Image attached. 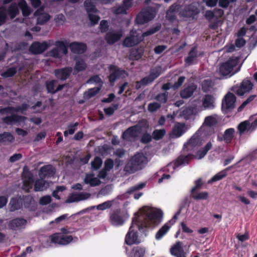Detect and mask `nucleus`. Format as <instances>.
<instances>
[{
    "instance_id": "obj_53",
    "label": "nucleus",
    "mask_w": 257,
    "mask_h": 257,
    "mask_svg": "<svg viewBox=\"0 0 257 257\" xmlns=\"http://www.w3.org/2000/svg\"><path fill=\"white\" fill-rule=\"evenodd\" d=\"M226 175L225 171H222L221 172L218 173L216 174L213 177H212L209 181V183H211L212 182L220 180L223 177H224Z\"/></svg>"
},
{
    "instance_id": "obj_31",
    "label": "nucleus",
    "mask_w": 257,
    "mask_h": 257,
    "mask_svg": "<svg viewBox=\"0 0 257 257\" xmlns=\"http://www.w3.org/2000/svg\"><path fill=\"white\" fill-rule=\"evenodd\" d=\"M87 65L84 61L80 58L75 59V64L74 67V74H77L80 71H84L86 68Z\"/></svg>"
},
{
    "instance_id": "obj_7",
    "label": "nucleus",
    "mask_w": 257,
    "mask_h": 257,
    "mask_svg": "<svg viewBox=\"0 0 257 257\" xmlns=\"http://www.w3.org/2000/svg\"><path fill=\"white\" fill-rule=\"evenodd\" d=\"M199 13L198 4L196 3L185 6L179 10V15L184 17H193Z\"/></svg>"
},
{
    "instance_id": "obj_54",
    "label": "nucleus",
    "mask_w": 257,
    "mask_h": 257,
    "mask_svg": "<svg viewBox=\"0 0 257 257\" xmlns=\"http://www.w3.org/2000/svg\"><path fill=\"white\" fill-rule=\"evenodd\" d=\"M165 133V130H156L153 132V138L157 140H160L163 137Z\"/></svg>"
},
{
    "instance_id": "obj_62",
    "label": "nucleus",
    "mask_w": 257,
    "mask_h": 257,
    "mask_svg": "<svg viewBox=\"0 0 257 257\" xmlns=\"http://www.w3.org/2000/svg\"><path fill=\"white\" fill-rule=\"evenodd\" d=\"M256 97L255 95H251L249 96L246 100H245L242 104L238 107V111H241L247 104L252 101Z\"/></svg>"
},
{
    "instance_id": "obj_45",
    "label": "nucleus",
    "mask_w": 257,
    "mask_h": 257,
    "mask_svg": "<svg viewBox=\"0 0 257 257\" xmlns=\"http://www.w3.org/2000/svg\"><path fill=\"white\" fill-rule=\"evenodd\" d=\"M192 158L193 157L191 155L180 156L175 162V165L176 166H178L181 165L188 164Z\"/></svg>"
},
{
    "instance_id": "obj_56",
    "label": "nucleus",
    "mask_w": 257,
    "mask_h": 257,
    "mask_svg": "<svg viewBox=\"0 0 257 257\" xmlns=\"http://www.w3.org/2000/svg\"><path fill=\"white\" fill-rule=\"evenodd\" d=\"M208 197V194H191L190 198L196 200H205Z\"/></svg>"
},
{
    "instance_id": "obj_44",
    "label": "nucleus",
    "mask_w": 257,
    "mask_h": 257,
    "mask_svg": "<svg viewBox=\"0 0 257 257\" xmlns=\"http://www.w3.org/2000/svg\"><path fill=\"white\" fill-rule=\"evenodd\" d=\"M212 146L211 143H208L202 150L198 152L195 157L198 160L203 158L206 155L207 152L212 148Z\"/></svg>"
},
{
    "instance_id": "obj_19",
    "label": "nucleus",
    "mask_w": 257,
    "mask_h": 257,
    "mask_svg": "<svg viewBox=\"0 0 257 257\" xmlns=\"http://www.w3.org/2000/svg\"><path fill=\"white\" fill-rule=\"evenodd\" d=\"M22 178L24 183L23 189L26 191H29L30 188L32 187L33 175L30 172L24 170L22 175Z\"/></svg>"
},
{
    "instance_id": "obj_21",
    "label": "nucleus",
    "mask_w": 257,
    "mask_h": 257,
    "mask_svg": "<svg viewBox=\"0 0 257 257\" xmlns=\"http://www.w3.org/2000/svg\"><path fill=\"white\" fill-rule=\"evenodd\" d=\"M48 46V44L46 42L42 43L36 42L32 44L30 50L32 53L37 54L43 52L47 49Z\"/></svg>"
},
{
    "instance_id": "obj_59",
    "label": "nucleus",
    "mask_w": 257,
    "mask_h": 257,
    "mask_svg": "<svg viewBox=\"0 0 257 257\" xmlns=\"http://www.w3.org/2000/svg\"><path fill=\"white\" fill-rule=\"evenodd\" d=\"M56 45L60 54L62 53L65 55L67 53V49L63 42H57Z\"/></svg>"
},
{
    "instance_id": "obj_9",
    "label": "nucleus",
    "mask_w": 257,
    "mask_h": 257,
    "mask_svg": "<svg viewBox=\"0 0 257 257\" xmlns=\"http://www.w3.org/2000/svg\"><path fill=\"white\" fill-rule=\"evenodd\" d=\"M84 6L91 24L95 25L98 22L100 18L95 14L96 10L93 3L90 1L87 0L85 2Z\"/></svg>"
},
{
    "instance_id": "obj_14",
    "label": "nucleus",
    "mask_w": 257,
    "mask_h": 257,
    "mask_svg": "<svg viewBox=\"0 0 257 257\" xmlns=\"http://www.w3.org/2000/svg\"><path fill=\"white\" fill-rule=\"evenodd\" d=\"M122 36V32L120 30L110 31L105 36V40L109 44H113L118 41Z\"/></svg>"
},
{
    "instance_id": "obj_20",
    "label": "nucleus",
    "mask_w": 257,
    "mask_h": 257,
    "mask_svg": "<svg viewBox=\"0 0 257 257\" xmlns=\"http://www.w3.org/2000/svg\"><path fill=\"white\" fill-rule=\"evenodd\" d=\"M55 171L53 167L51 165H47L42 167L39 171L40 178L45 180L46 178L51 177L54 175Z\"/></svg>"
},
{
    "instance_id": "obj_12",
    "label": "nucleus",
    "mask_w": 257,
    "mask_h": 257,
    "mask_svg": "<svg viewBox=\"0 0 257 257\" xmlns=\"http://www.w3.org/2000/svg\"><path fill=\"white\" fill-rule=\"evenodd\" d=\"M161 73V68L159 66L156 67L151 71V74L149 76L143 78L139 83H138L136 87L139 88L141 84L146 85L152 82L160 75Z\"/></svg>"
},
{
    "instance_id": "obj_46",
    "label": "nucleus",
    "mask_w": 257,
    "mask_h": 257,
    "mask_svg": "<svg viewBox=\"0 0 257 257\" xmlns=\"http://www.w3.org/2000/svg\"><path fill=\"white\" fill-rule=\"evenodd\" d=\"M14 140V138L12 134L9 133H4L0 134V142L6 143H11Z\"/></svg>"
},
{
    "instance_id": "obj_22",
    "label": "nucleus",
    "mask_w": 257,
    "mask_h": 257,
    "mask_svg": "<svg viewBox=\"0 0 257 257\" xmlns=\"http://www.w3.org/2000/svg\"><path fill=\"white\" fill-rule=\"evenodd\" d=\"M91 195V194H70L65 202L70 203L84 200L89 198Z\"/></svg>"
},
{
    "instance_id": "obj_37",
    "label": "nucleus",
    "mask_w": 257,
    "mask_h": 257,
    "mask_svg": "<svg viewBox=\"0 0 257 257\" xmlns=\"http://www.w3.org/2000/svg\"><path fill=\"white\" fill-rule=\"evenodd\" d=\"M180 8L178 5H173L167 11L166 17L170 21H173L176 18V14L177 11H179Z\"/></svg>"
},
{
    "instance_id": "obj_48",
    "label": "nucleus",
    "mask_w": 257,
    "mask_h": 257,
    "mask_svg": "<svg viewBox=\"0 0 257 257\" xmlns=\"http://www.w3.org/2000/svg\"><path fill=\"white\" fill-rule=\"evenodd\" d=\"M217 119L215 116H208L205 117L203 125L204 126H211L217 123Z\"/></svg>"
},
{
    "instance_id": "obj_23",
    "label": "nucleus",
    "mask_w": 257,
    "mask_h": 257,
    "mask_svg": "<svg viewBox=\"0 0 257 257\" xmlns=\"http://www.w3.org/2000/svg\"><path fill=\"white\" fill-rule=\"evenodd\" d=\"M170 253L176 257H186V253L184 251L181 246V243L180 241L177 242L171 247Z\"/></svg>"
},
{
    "instance_id": "obj_18",
    "label": "nucleus",
    "mask_w": 257,
    "mask_h": 257,
    "mask_svg": "<svg viewBox=\"0 0 257 257\" xmlns=\"http://www.w3.org/2000/svg\"><path fill=\"white\" fill-rule=\"evenodd\" d=\"M111 74L109 76V80L111 83L113 82L115 80L119 77H124L126 74L123 70L117 68L114 66L109 67Z\"/></svg>"
},
{
    "instance_id": "obj_27",
    "label": "nucleus",
    "mask_w": 257,
    "mask_h": 257,
    "mask_svg": "<svg viewBox=\"0 0 257 257\" xmlns=\"http://www.w3.org/2000/svg\"><path fill=\"white\" fill-rule=\"evenodd\" d=\"M215 99L212 95H205L202 98V105L205 109H212L214 108Z\"/></svg>"
},
{
    "instance_id": "obj_60",
    "label": "nucleus",
    "mask_w": 257,
    "mask_h": 257,
    "mask_svg": "<svg viewBox=\"0 0 257 257\" xmlns=\"http://www.w3.org/2000/svg\"><path fill=\"white\" fill-rule=\"evenodd\" d=\"M102 161L100 158H99L98 157H96L94 159V161L91 162L92 167L93 169L97 170L101 167V166L102 165Z\"/></svg>"
},
{
    "instance_id": "obj_33",
    "label": "nucleus",
    "mask_w": 257,
    "mask_h": 257,
    "mask_svg": "<svg viewBox=\"0 0 257 257\" xmlns=\"http://www.w3.org/2000/svg\"><path fill=\"white\" fill-rule=\"evenodd\" d=\"M133 0H124V6H120L114 9V13L116 14H125L127 9L130 8L132 5V1Z\"/></svg>"
},
{
    "instance_id": "obj_52",
    "label": "nucleus",
    "mask_w": 257,
    "mask_h": 257,
    "mask_svg": "<svg viewBox=\"0 0 257 257\" xmlns=\"http://www.w3.org/2000/svg\"><path fill=\"white\" fill-rule=\"evenodd\" d=\"M78 125V122H75L74 124H70L68 126V130L65 131L64 132V135L65 137L68 136V135H72L74 133L75 131L76 130L77 126Z\"/></svg>"
},
{
    "instance_id": "obj_58",
    "label": "nucleus",
    "mask_w": 257,
    "mask_h": 257,
    "mask_svg": "<svg viewBox=\"0 0 257 257\" xmlns=\"http://www.w3.org/2000/svg\"><path fill=\"white\" fill-rule=\"evenodd\" d=\"M145 183H141L139 184H137L131 187L127 193H133L136 191H139L145 186Z\"/></svg>"
},
{
    "instance_id": "obj_24",
    "label": "nucleus",
    "mask_w": 257,
    "mask_h": 257,
    "mask_svg": "<svg viewBox=\"0 0 257 257\" xmlns=\"http://www.w3.org/2000/svg\"><path fill=\"white\" fill-rule=\"evenodd\" d=\"M50 186V182L44 179L40 178L36 180L34 190L37 192L45 191Z\"/></svg>"
},
{
    "instance_id": "obj_36",
    "label": "nucleus",
    "mask_w": 257,
    "mask_h": 257,
    "mask_svg": "<svg viewBox=\"0 0 257 257\" xmlns=\"http://www.w3.org/2000/svg\"><path fill=\"white\" fill-rule=\"evenodd\" d=\"M56 83L57 81L56 80H52L47 83V88L49 92L53 93H55L58 91L61 90L64 86V85H59L57 88L55 89V86Z\"/></svg>"
},
{
    "instance_id": "obj_11",
    "label": "nucleus",
    "mask_w": 257,
    "mask_h": 257,
    "mask_svg": "<svg viewBox=\"0 0 257 257\" xmlns=\"http://www.w3.org/2000/svg\"><path fill=\"white\" fill-rule=\"evenodd\" d=\"M235 59H230L227 62L222 64L219 69V73L222 76H227L232 72L233 68L236 65Z\"/></svg>"
},
{
    "instance_id": "obj_10",
    "label": "nucleus",
    "mask_w": 257,
    "mask_h": 257,
    "mask_svg": "<svg viewBox=\"0 0 257 257\" xmlns=\"http://www.w3.org/2000/svg\"><path fill=\"white\" fill-rule=\"evenodd\" d=\"M51 242L60 245H67L71 242L73 237L71 235L66 236L61 233H56L50 236Z\"/></svg>"
},
{
    "instance_id": "obj_61",
    "label": "nucleus",
    "mask_w": 257,
    "mask_h": 257,
    "mask_svg": "<svg viewBox=\"0 0 257 257\" xmlns=\"http://www.w3.org/2000/svg\"><path fill=\"white\" fill-rule=\"evenodd\" d=\"M6 19V10L4 7H1L0 8V25L5 22Z\"/></svg>"
},
{
    "instance_id": "obj_13",
    "label": "nucleus",
    "mask_w": 257,
    "mask_h": 257,
    "mask_svg": "<svg viewBox=\"0 0 257 257\" xmlns=\"http://www.w3.org/2000/svg\"><path fill=\"white\" fill-rule=\"evenodd\" d=\"M27 222V220L24 218H16L10 221L9 227L13 230H18L24 228Z\"/></svg>"
},
{
    "instance_id": "obj_40",
    "label": "nucleus",
    "mask_w": 257,
    "mask_h": 257,
    "mask_svg": "<svg viewBox=\"0 0 257 257\" xmlns=\"http://www.w3.org/2000/svg\"><path fill=\"white\" fill-rule=\"evenodd\" d=\"M19 6L22 10L24 16H28L31 13V10L25 0H21Z\"/></svg>"
},
{
    "instance_id": "obj_2",
    "label": "nucleus",
    "mask_w": 257,
    "mask_h": 257,
    "mask_svg": "<svg viewBox=\"0 0 257 257\" xmlns=\"http://www.w3.org/2000/svg\"><path fill=\"white\" fill-rule=\"evenodd\" d=\"M147 158L143 153H138L132 157L124 168V171L129 174L142 170L147 164Z\"/></svg>"
},
{
    "instance_id": "obj_4",
    "label": "nucleus",
    "mask_w": 257,
    "mask_h": 257,
    "mask_svg": "<svg viewBox=\"0 0 257 257\" xmlns=\"http://www.w3.org/2000/svg\"><path fill=\"white\" fill-rule=\"evenodd\" d=\"M129 217V214L126 212L121 211L120 209H116L109 212V222L113 226H120L124 223Z\"/></svg>"
},
{
    "instance_id": "obj_34",
    "label": "nucleus",
    "mask_w": 257,
    "mask_h": 257,
    "mask_svg": "<svg viewBox=\"0 0 257 257\" xmlns=\"http://www.w3.org/2000/svg\"><path fill=\"white\" fill-rule=\"evenodd\" d=\"M72 51L76 53H82L86 49V46L82 43H72L70 46Z\"/></svg>"
},
{
    "instance_id": "obj_38",
    "label": "nucleus",
    "mask_w": 257,
    "mask_h": 257,
    "mask_svg": "<svg viewBox=\"0 0 257 257\" xmlns=\"http://www.w3.org/2000/svg\"><path fill=\"white\" fill-rule=\"evenodd\" d=\"M196 87L194 85H191L184 89L181 91V96L183 98H187L190 97Z\"/></svg>"
},
{
    "instance_id": "obj_47",
    "label": "nucleus",
    "mask_w": 257,
    "mask_h": 257,
    "mask_svg": "<svg viewBox=\"0 0 257 257\" xmlns=\"http://www.w3.org/2000/svg\"><path fill=\"white\" fill-rule=\"evenodd\" d=\"M234 130L232 128L227 129L224 134L223 139L227 143L231 141L234 136Z\"/></svg>"
},
{
    "instance_id": "obj_29",
    "label": "nucleus",
    "mask_w": 257,
    "mask_h": 257,
    "mask_svg": "<svg viewBox=\"0 0 257 257\" xmlns=\"http://www.w3.org/2000/svg\"><path fill=\"white\" fill-rule=\"evenodd\" d=\"M186 130V127L183 123H177L174 126L172 131V137L178 138L184 134Z\"/></svg>"
},
{
    "instance_id": "obj_28",
    "label": "nucleus",
    "mask_w": 257,
    "mask_h": 257,
    "mask_svg": "<svg viewBox=\"0 0 257 257\" xmlns=\"http://www.w3.org/2000/svg\"><path fill=\"white\" fill-rule=\"evenodd\" d=\"M146 253L144 247L137 246L133 247L129 253L128 257H144Z\"/></svg>"
},
{
    "instance_id": "obj_25",
    "label": "nucleus",
    "mask_w": 257,
    "mask_h": 257,
    "mask_svg": "<svg viewBox=\"0 0 257 257\" xmlns=\"http://www.w3.org/2000/svg\"><path fill=\"white\" fill-rule=\"evenodd\" d=\"M235 96L231 93H228L225 96L223 100L222 105L227 109H231L234 107Z\"/></svg>"
},
{
    "instance_id": "obj_30",
    "label": "nucleus",
    "mask_w": 257,
    "mask_h": 257,
    "mask_svg": "<svg viewBox=\"0 0 257 257\" xmlns=\"http://www.w3.org/2000/svg\"><path fill=\"white\" fill-rule=\"evenodd\" d=\"M72 69L71 67H67L64 69L55 71V75L58 78L62 80L66 79L72 72Z\"/></svg>"
},
{
    "instance_id": "obj_1",
    "label": "nucleus",
    "mask_w": 257,
    "mask_h": 257,
    "mask_svg": "<svg viewBox=\"0 0 257 257\" xmlns=\"http://www.w3.org/2000/svg\"><path fill=\"white\" fill-rule=\"evenodd\" d=\"M132 223L127 232L124 242L128 245L141 242L138 231L147 235L150 230L158 226L162 221L163 212L159 209H150L144 206L134 214Z\"/></svg>"
},
{
    "instance_id": "obj_42",
    "label": "nucleus",
    "mask_w": 257,
    "mask_h": 257,
    "mask_svg": "<svg viewBox=\"0 0 257 257\" xmlns=\"http://www.w3.org/2000/svg\"><path fill=\"white\" fill-rule=\"evenodd\" d=\"M114 203V200H108L106 201H105L101 204H98V205L95 206H91V208H94L96 207V208L98 210H104L106 209H109L113 205Z\"/></svg>"
},
{
    "instance_id": "obj_8",
    "label": "nucleus",
    "mask_w": 257,
    "mask_h": 257,
    "mask_svg": "<svg viewBox=\"0 0 257 257\" xmlns=\"http://www.w3.org/2000/svg\"><path fill=\"white\" fill-rule=\"evenodd\" d=\"M156 15L154 9L149 8L142 11L137 17L136 21L138 24H143L152 20Z\"/></svg>"
},
{
    "instance_id": "obj_35",
    "label": "nucleus",
    "mask_w": 257,
    "mask_h": 257,
    "mask_svg": "<svg viewBox=\"0 0 257 257\" xmlns=\"http://www.w3.org/2000/svg\"><path fill=\"white\" fill-rule=\"evenodd\" d=\"M22 201L21 199L16 198L11 199L10 203L11 205L10 210L12 212H14L21 208L22 206Z\"/></svg>"
},
{
    "instance_id": "obj_26",
    "label": "nucleus",
    "mask_w": 257,
    "mask_h": 257,
    "mask_svg": "<svg viewBox=\"0 0 257 257\" xmlns=\"http://www.w3.org/2000/svg\"><path fill=\"white\" fill-rule=\"evenodd\" d=\"M35 16L37 17V23L39 24H43L50 19L49 15L43 12L42 8L38 10L35 13Z\"/></svg>"
},
{
    "instance_id": "obj_49",
    "label": "nucleus",
    "mask_w": 257,
    "mask_h": 257,
    "mask_svg": "<svg viewBox=\"0 0 257 257\" xmlns=\"http://www.w3.org/2000/svg\"><path fill=\"white\" fill-rule=\"evenodd\" d=\"M19 13V9L16 4H13L10 7L8 14L12 19L15 18Z\"/></svg>"
},
{
    "instance_id": "obj_50",
    "label": "nucleus",
    "mask_w": 257,
    "mask_h": 257,
    "mask_svg": "<svg viewBox=\"0 0 257 257\" xmlns=\"http://www.w3.org/2000/svg\"><path fill=\"white\" fill-rule=\"evenodd\" d=\"M100 89V87H97L89 89L87 92L84 93V97L89 99L91 97L94 96L97 94Z\"/></svg>"
},
{
    "instance_id": "obj_17",
    "label": "nucleus",
    "mask_w": 257,
    "mask_h": 257,
    "mask_svg": "<svg viewBox=\"0 0 257 257\" xmlns=\"http://www.w3.org/2000/svg\"><path fill=\"white\" fill-rule=\"evenodd\" d=\"M23 203L24 207L30 211H35L37 208V202L30 195L24 197Z\"/></svg>"
},
{
    "instance_id": "obj_43",
    "label": "nucleus",
    "mask_w": 257,
    "mask_h": 257,
    "mask_svg": "<svg viewBox=\"0 0 257 257\" xmlns=\"http://www.w3.org/2000/svg\"><path fill=\"white\" fill-rule=\"evenodd\" d=\"M85 182L92 186H95L100 183L99 179L92 174L87 175L85 179Z\"/></svg>"
},
{
    "instance_id": "obj_5",
    "label": "nucleus",
    "mask_w": 257,
    "mask_h": 257,
    "mask_svg": "<svg viewBox=\"0 0 257 257\" xmlns=\"http://www.w3.org/2000/svg\"><path fill=\"white\" fill-rule=\"evenodd\" d=\"M181 211V208H180L174 215L171 219L164 224L156 232L155 234V238L157 240H160L163 237L167 234L169 231L171 226L174 225L176 220L178 218V216L180 215Z\"/></svg>"
},
{
    "instance_id": "obj_64",
    "label": "nucleus",
    "mask_w": 257,
    "mask_h": 257,
    "mask_svg": "<svg viewBox=\"0 0 257 257\" xmlns=\"http://www.w3.org/2000/svg\"><path fill=\"white\" fill-rule=\"evenodd\" d=\"M51 198L49 196H44L40 200V204L42 205H46L51 202Z\"/></svg>"
},
{
    "instance_id": "obj_3",
    "label": "nucleus",
    "mask_w": 257,
    "mask_h": 257,
    "mask_svg": "<svg viewBox=\"0 0 257 257\" xmlns=\"http://www.w3.org/2000/svg\"><path fill=\"white\" fill-rule=\"evenodd\" d=\"M159 29L160 27L157 26L144 33L141 36H140V33L139 32L132 31L131 32L130 36L126 37L124 40L123 45L128 47L133 46L142 41L144 37L155 33Z\"/></svg>"
},
{
    "instance_id": "obj_16",
    "label": "nucleus",
    "mask_w": 257,
    "mask_h": 257,
    "mask_svg": "<svg viewBox=\"0 0 257 257\" xmlns=\"http://www.w3.org/2000/svg\"><path fill=\"white\" fill-rule=\"evenodd\" d=\"M257 126V119L254 120L251 123L248 120H245L240 123L238 126V130L240 135L242 134L244 132L252 131Z\"/></svg>"
},
{
    "instance_id": "obj_51",
    "label": "nucleus",
    "mask_w": 257,
    "mask_h": 257,
    "mask_svg": "<svg viewBox=\"0 0 257 257\" xmlns=\"http://www.w3.org/2000/svg\"><path fill=\"white\" fill-rule=\"evenodd\" d=\"M196 56V49L195 48L192 49L189 54V56L185 59V62L188 65H190L192 63Z\"/></svg>"
},
{
    "instance_id": "obj_39",
    "label": "nucleus",
    "mask_w": 257,
    "mask_h": 257,
    "mask_svg": "<svg viewBox=\"0 0 257 257\" xmlns=\"http://www.w3.org/2000/svg\"><path fill=\"white\" fill-rule=\"evenodd\" d=\"M201 144L199 140L198 136L196 135H194L188 142L186 144H185V146L188 148V149H191L193 147L196 146H199Z\"/></svg>"
},
{
    "instance_id": "obj_57",
    "label": "nucleus",
    "mask_w": 257,
    "mask_h": 257,
    "mask_svg": "<svg viewBox=\"0 0 257 257\" xmlns=\"http://www.w3.org/2000/svg\"><path fill=\"white\" fill-rule=\"evenodd\" d=\"M87 83L89 84L96 83L98 84L97 87H100L102 84L101 80L98 76H94L91 77L87 81Z\"/></svg>"
},
{
    "instance_id": "obj_15",
    "label": "nucleus",
    "mask_w": 257,
    "mask_h": 257,
    "mask_svg": "<svg viewBox=\"0 0 257 257\" xmlns=\"http://www.w3.org/2000/svg\"><path fill=\"white\" fill-rule=\"evenodd\" d=\"M141 132V128L138 126H134L128 128L122 135L124 139L131 141L137 137Z\"/></svg>"
},
{
    "instance_id": "obj_32",
    "label": "nucleus",
    "mask_w": 257,
    "mask_h": 257,
    "mask_svg": "<svg viewBox=\"0 0 257 257\" xmlns=\"http://www.w3.org/2000/svg\"><path fill=\"white\" fill-rule=\"evenodd\" d=\"M26 119L27 118L24 116L13 115L11 116H8L4 118L3 120L5 122L8 124H12L14 122L21 123L22 122H24Z\"/></svg>"
},
{
    "instance_id": "obj_41",
    "label": "nucleus",
    "mask_w": 257,
    "mask_h": 257,
    "mask_svg": "<svg viewBox=\"0 0 257 257\" xmlns=\"http://www.w3.org/2000/svg\"><path fill=\"white\" fill-rule=\"evenodd\" d=\"M27 105L26 104H24L22 105V108H21L20 107H19L17 108H12V107H8V108H6L4 109H1L0 110V112L2 113H8V114L12 113L14 111H20L23 112V111L24 110H26L27 109Z\"/></svg>"
},
{
    "instance_id": "obj_63",
    "label": "nucleus",
    "mask_w": 257,
    "mask_h": 257,
    "mask_svg": "<svg viewBox=\"0 0 257 257\" xmlns=\"http://www.w3.org/2000/svg\"><path fill=\"white\" fill-rule=\"evenodd\" d=\"M143 53V51L142 49L135 50L131 52V56L135 59H139L142 57Z\"/></svg>"
},
{
    "instance_id": "obj_6",
    "label": "nucleus",
    "mask_w": 257,
    "mask_h": 257,
    "mask_svg": "<svg viewBox=\"0 0 257 257\" xmlns=\"http://www.w3.org/2000/svg\"><path fill=\"white\" fill-rule=\"evenodd\" d=\"M253 87L252 83L250 80L244 79L239 85L232 87V90L239 96H242L246 93L249 92Z\"/></svg>"
},
{
    "instance_id": "obj_55",
    "label": "nucleus",
    "mask_w": 257,
    "mask_h": 257,
    "mask_svg": "<svg viewBox=\"0 0 257 257\" xmlns=\"http://www.w3.org/2000/svg\"><path fill=\"white\" fill-rule=\"evenodd\" d=\"M54 21L58 26L63 25L66 19L65 16L63 14H58L55 17Z\"/></svg>"
}]
</instances>
